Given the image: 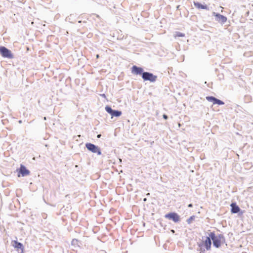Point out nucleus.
Returning a JSON list of instances; mask_svg holds the SVG:
<instances>
[{"label": "nucleus", "instance_id": "nucleus-3", "mask_svg": "<svg viewBox=\"0 0 253 253\" xmlns=\"http://www.w3.org/2000/svg\"><path fill=\"white\" fill-rule=\"evenodd\" d=\"M142 78L144 81H149L151 83H154L156 81L157 76L154 75L152 73L145 72L142 75Z\"/></svg>", "mask_w": 253, "mask_h": 253}, {"label": "nucleus", "instance_id": "nucleus-9", "mask_svg": "<svg viewBox=\"0 0 253 253\" xmlns=\"http://www.w3.org/2000/svg\"><path fill=\"white\" fill-rule=\"evenodd\" d=\"M30 171L28 170L25 166L23 165H21L18 169V176L20 175L22 176H25L30 174Z\"/></svg>", "mask_w": 253, "mask_h": 253}, {"label": "nucleus", "instance_id": "nucleus-14", "mask_svg": "<svg viewBox=\"0 0 253 253\" xmlns=\"http://www.w3.org/2000/svg\"><path fill=\"white\" fill-rule=\"evenodd\" d=\"M77 15L76 14H71L65 19L66 22H69L71 23H74L76 20Z\"/></svg>", "mask_w": 253, "mask_h": 253}, {"label": "nucleus", "instance_id": "nucleus-29", "mask_svg": "<svg viewBox=\"0 0 253 253\" xmlns=\"http://www.w3.org/2000/svg\"><path fill=\"white\" fill-rule=\"evenodd\" d=\"M21 253H23L22 251H21Z\"/></svg>", "mask_w": 253, "mask_h": 253}, {"label": "nucleus", "instance_id": "nucleus-26", "mask_svg": "<svg viewBox=\"0 0 253 253\" xmlns=\"http://www.w3.org/2000/svg\"><path fill=\"white\" fill-rule=\"evenodd\" d=\"M18 122H19V124H21V123H22V121L21 120H19L18 121Z\"/></svg>", "mask_w": 253, "mask_h": 253}, {"label": "nucleus", "instance_id": "nucleus-23", "mask_svg": "<svg viewBox=\"0 0 253 253\" xmlns=\"http://www.w3.org/2000/svg\"><path fill=\"white\" fill-rule=\"evenodd\" d=\"M101 96H103V97H105V94H101Z\"/></svg>", "mask_w": 253, "mask_h": 253}, {"label": "nucleus", "instance_id": "nucleus-7", "mask_svg": "<svg viewBox=\"0 0 253 253\" xmlns=\"http://www.w3.org/2000/svg\"><path fill=\"white\" fill-rule=\"evenodd\" d=\"M206 98L208 101L212 102L213 104H217L219 105H222L224 104V102L223 101L212 96H207Z\"/></svg>", "mask_w": 253, "mask_h": 253}, {"label": "nucleus", "instance_id": "nucleus-2", "mask_svg": "<svg viewBox=\"0 0 253 253\" xmlns=\"http://www.w3.org/2000/svg\"><path fill=\"white\" fill-rule=\"evenodd\" d=\"M0 54L2 57L8 59H13L14 55L11 50L3 46H0Z\"/></svg>", "mask_w": 253, "mask_h": 253}, {"label": "nucleus", "instance_id": "nucleus-24", "mask_svg": "<svg viewBox=\"0 0 253 253\" xmlns=\"http://www.w3.org/2000/svg\"><path fill=\"white\" fill-rule=\"evenodd\" d=\"M78 23H81L82 22V21L81 20H79L78 21Z\"/></svg>", "mask_w": 253, "mask_h": 253}, {"label": "nucleus", "instance_id": "nucleus-21", "mask_svg": "<svg viewBox=\"0 0 253 253\" xmlns=\"http://www.w3.org/2000/svg\"><path fill=\"white\" fill-rule=\"evenodd\" d=\"M188 207L189 208H192L193 207V205L192 204H189L188 205Z\"/></svg>", "mask_w": 253, "mask_h": 253}, {"label": "nucleus", "instance_id": "nucleus-6", "mask_svg": "<svg viewBox=\"0 0 253 253\" xmlns=\"http://www.w3.org/2000/svg\"><path fill=\"white\" fill-rule=\"evenodd\" d=\"M165 217L166 218L169 219V220H171L175 223L180 221L179 215L177 213L174 212H171L166 214L165 215Z\"/></svg>", "mask_w": 253, "mask_h": 253}, {"label": "nucleus", "instance_id": "nucleus-13", "mask_svg": "<svg viewBox=\"0 0 253 253\" xmlns=\"http://www.w3.org/2000/svg\"><path fill=\"white\" fill-rule=\"evenodd\" d=\"M194 6L198 8V9H207L209 10V8L208 7V6L206 4H202L200 2H194Z\"/></svg>", "mask_w": 253, "mask_h": 253}, {"label": "nucleus", "instance_id": "nucleus-20", "mask_svg": "<svg viewBox=\"0 0 253 253\" xmlns=\"http://www.w3.org/2000/svg\"><path fill=\"white\" fill-rule=\"evenodd\" d=\"M163 117L165 120H167L168 119V116L166 114H164L163 115Z\"/></svg>", "mask_w": 253, "mask_h": 253}, {"label": "nucleus", "instance_id": "nucleus-10", "mask_svg": "<svg viewBox=\"0 0 253 253\" xmlns=\"http://www.w3.org/2000/svg\"><path fill=\"white\" fill-rule=\"evenodd\" d=\"M212 14L215 16V20L221 24L225 23L227 21V17L223 15L215 12H213Z\"/></svg>", "mask_w": 253, "mask_h": 253}, {"label": "nucleus", "instance_id": "nucleus-25", "mask_svg": "<svg viewBox=\"0 0 253 253\" xmlns=\"http://www.w3.org/2000/svg\"><path fill=\"white\" fill-rule=\"evenodd\" d=\"M146 201H147V199L146 198H144L143 201L145 202Z\"/></svg>", "mask_w": 253, "mask_h": 253}, {"label": "nucleus", "instance_id": "nucleus-28", "mask_svg": "<svg viewBox=\"0 0 253 253\" xmlns=\"http://www.w3.org/2000/svg\"><path fill=\"white\" fill-rule=\"evenodd\" d=\"M44 120H46V117H44Z\"/></svg>", "mask_w": 253, "mask_h": 253}, {"label": "nucleus", "instance_id": "nucleus-5", "mask_svg": "<svg viewBox=\"0 0 253 253\" xmlns=\"http://www.w3.org/2000/svg\"><path fill=\"white\" fill-rule=\"evenodd\" d=\"M105 110L108 114L111 115L112 118L113 117H119L122 114V111L118 110H113L108 105L105 107Z\"/></svg>", "mask_w": 253, "mask_h": 253}, {"label": "nucleus", "instance_id": "nucleus-8", "mask_svg": "<svg viewBox=\"0 0 253 253\" xmlns=\"http://www.w3.org/2000/svg\"><path fill=\"white\" fill-rule=\"evenodd\" d=\"M200 243L205 247L207 251L211 250L212 243L209 235L206 237L205 241H202Z\"/></svg>", "mask_w": 253, "mask_h": 253}, {"label": "nucleus", "instance_id": "nucleus-4", "mask_svg": "<svg viewBox=\"0 0 253 253\" xmlns=\"http://www.w3.org/2000/svg\"><path fill=\"white\" fill-rule=\"evenodd\" d=\"M85 147L89 151L94 153H97L98 155H101L100 148L98 146L90 143H87L85 144Z\"/></svg>", "mask_w": 253, "mask_h": 253}, {"label": "nucleus", "instance_id": "nucleus-1", "mask_svg": "<svg viewBox=\"0 0 253 253\" xmlns=\"http://www.w3.org/2000/svg\"><path fill=\"white\" fill-rule=\"evenodd\" d=\"M211 241H212L213 246L216 248H219L221 247V244L225 243V238L223 234H219L215 235L214 232H210L209 234Z\"/></svg>", "mask_w": 253, "mask_h": 253}, {"label": "nucleus", "instance_id": "nucleus-11", "mask_svg": "<svg viewBox=\"0 0 253 253\" xmlns=\"http://www.w3.org/2000/svg\"><path fill=\"white\" fill-rule=\"evenodd\" d=\"M143 69L142 67H138L134 65L131 68V73L136 75H141L142 77L143 73H144Z\"/></svg>", "mask_w": 253, "mask_h": 253}, {"label": "nucleus", "instance_id": "nucleus-18", "mask_svg": "<svg viewBox=\"0 0 253 253\" xmlns=\"http://www.w3.org/2000/svg\"><path fill=\"white\" fill-rule=\"evenodd\" d=\"M195 218V216L194 215L191 216L188 219H187L186 221L188 224H190L193 220H194Z\"/></svg>", "mask_w": 253, "mask_h": 253}, {"label": "nucleus", "instance_id": "nucleus-17", "mask_svg": "<svg viewBox=\"0 0 253 253\" xmlns=\"http://www.w3.org/2000/svg\"><path fill=\"white\" fill-rule=\"evenodd\" d=\"M185 34L180 32H175L174 34V37L176 38V37H184Z\"/></svg>", "mask_w": 253, "mask_h": 253}, {"label": "nucleus", "instance_id": "nucleus-22", "mask_svg": "<svg viewBox=\"0 0 253 253\" xmlns=\"http://www.w3.org/2000/svg\"><path fill=\"white\" fill-rule=\"evenodd\" d=\"M101 135L100 134H99L97 135V138H100L101 137Z\"/></svg>", "mask_w": 253, "mask_h": 253}, {"label": "nucleus", "instance_id": "nucleus-27", "mask_svg": "<svg viewBox=\"0 0 253 253\" xmlns=\"http://www.w3.org/2000/svg\"><path fill=\"white\" fill-rule=\"evenodd\" d=\"M96 57H97V58H98V57H99V55H98V54H97V55H96Z\"/></svg>", "mask_w": 253, "mask_h": 253}, {"label": "nucleus", "instance_id": "nucleus-19", "mask_svg": "<svg viewBox=\"0 0 253 253\" xmlns=\"http://www.w3.org/2000/svg\"><path fill=\"white\" fill-rule=\"evenodd\" d=\"M78 240L76 239H74L72 240V242H71V244L72 245H74V246H76L77 245H78Z\"/></svg>", "mask_w": 253, "mask_h": 253}, {"label": "nucleus", "instance_id": "nucleus-12", "mask_svg": "<svg viewBox=\"0 0 253 253\" xmlns=\"http://www.w3.org/2000/svg\"><path fill=\"white\" fill-rule=\"evenodd\" d=\"M231 206V212L232 213H238L241 209L237 205L236 203H232L230 205Z\"/></svg>", "mask_w": 253, "mask_h": 253}, {"label": "nucleus", "instance_id": "nucleus-16", "mask_svg": "<svg viewBox=\"0 0 253 253\" xmlns=\"http://www.w3.org/2000/svg\"><path fill=\"white\" fill-rule=\"evenodd\" d=\"M197 245L199 247V249H198L197 250L200 251V253H205L206 251H207L205 247H204L200 243H197Z\"/></svg>", "mask_w": 253, "mask_h": 253}, {"label": "nucleus", "instance_id": "nucleus-15", "mask_svg": "<svg viewBox=\"0 0 253 253\" xmlns=\"http://www.w3.org/2000/svg\"><path fill=\"white\" fill-rule=\"evenodd\" d=\"M14 244L13 245L15 249H20L22 252H23L24 250V246L23 244L17 241H14Z\"/></svg>", "mask_w": 253, "mask_h": 253}]
</instances>
